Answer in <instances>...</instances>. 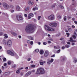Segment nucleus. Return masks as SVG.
<instances>
[{"instance_id":"36","label":"nucleus","mask_w":77,"mask_h":77,"mask_svg":"<svg viewBox=\"0 0 77 77\" xmlns=\"http://www.w3.org/2000/svg\"><path fill=\"white\" fill-rule=\"evenodd\" d=\"M66 35H67V37H69V33H66Z\"/></svg>"},{"instance_id":"5","label":"nucleus","mask_w":77,"mask_h":77,"mask_svg":"<svg viewBox=\"0 0 77 77\" xmlns=\"http://www.w3.org/2000/svg\"><path fill=\"white\" fill-rule=\"evenodd\" d=\"M7 53L11 56H14V51H7Z\"/></svg>"},{"instance_id":"35","label":"nucleus","mask_w":77,"mask_h":77,"mask_svg":"<svg viewBox=\"0 0 77 77\" xmlns=\"http://www.w3.org/2000/svg\"><path fill=\"white\" fill-rule=\"evenodd\" d=\"M64 21H66V16H65L64 17Z\"/></svg>"},{"instance_id":"23","label":"nucleus","mask_w":77,"mask_h":77,"mask_svg":"<svg viewBox=\"0 0 77 77\" xmlns=\"http://www.w3.org/2000/svg\"><path fill=\"white\" fill-rule=\"evenodd\" d=\"M11 34H13L14 36H16L17 35V33L14 32H11Z\"/></svg>"},{"instance_id":"29","label":"nucleus","mask_w":77,"mask_h":77,"mask_svg":"<svg viewBox=\"0 0 77 77\" xmlns=\"http://www.w3.org/2000/svg\"><path fill=\"white\" fill-rule=\"evenodd\" d=\"M72 37L73 39H76V36L75 35H73Z\"/></svg>"},{"instance_id":"16","label":"nucleus","mask_w":77,"mask_h":77,"mask_svg":"<svg viewBox=\"0 0 77 77\" xmlns=\"http://www.w3.org/2000/svg\"><path fill=\"white\" fill-rule=\"evenodd\" d=\"M10 74V72H5L4 73V75H9Z\"/></svg>"},{"instance_id":"63","label":"nucleus","mask_w":77,"mask_h":77,"mask_svg":"<svg viewBox=\"0 0 77 77\" xmlns=\"http://www.w3.org/2000/svg\"><path fill=\"white\" fill-rule=\"evenodd\" d=\"M74 23L76 24H77V21H75Z\"/></svg>"},{"instance_id":"56","label":"nucleus","mask_w":77,"mask_h":77,"mask_svg":"<svg viewBox=\"0 0 77 77\" xmlns=\"http://www.w3.org/2000/svg\"><path fill=\"white\" fill-rule=\"evenodd\" d=\"M24 16L25 17H27V15L26 14H25Z\"/></svg>"},{"instance_id":"17","label":"nucleus","mask_w":77,"mask_h":77,"mask_svg":"<svg viewBox=\"0 0 77 77\" xmlns=\"http://www.w3.org/2000/svg\"><path fill=\"white\" fill-rule=\"evenodd\" d=\"M16 10L17 11H20V10H21L19 6H16Z\"/></svg>"},{"instance_id":"34","label":"nucleus","mask_w":77,"mask_h":77,"mask_svg":"<svg viewBox=\"0 0 77 77\" xmlns=\"http://www.w3.org/2000/svg\"><path fill=\"white\" fill-rule=\"evenodd\" d=\"M30 45H33V41H30Z\"/></svg>"},{"instance_id":"4","label":"nucleus","mask_w":77,"mask_h":77,"mask_svg":"<svg viewBox=\"0 0 77 77\" xmlns=\"http://www.w3.org/2000/svg\"><path fill=\"white\" fill-rule=\"evenodd\" d=\"M48 19L49 20H54V16L53 14H51L48 16Z\"/></svg>"},{"instance_id":"19","label":"nucleus","mask_w":77,"mask_h":77,"mask_svg":"<svg viewBox=\"0 0 77 77\" xmlns=\"http://www.w3.org/2000/svg\"><path fill=\"white\" fill-rule=\"evenodd\" d=\"M54 30H55L53 28H50V27L49 28V31H52L53 32V31H54Z\"/></svg>"},{"instance_id":"11","label":"nucleus","mask_w":77,"mask_h":77,"mask_svg":"<svg viewBox=\"0 0 77 77\" xmlns=\"http://www.w3.org/2000/svg\"><path fill=\"white\" fill-rule=\"evenodd\" d=\"M44 27L46 30H48V31H49V30H50V27L48 25H45L44 26Z\"/></svg>"},{"instance_id":"40","label":"nucleus","mask_w":77,"mask_h":77,"mask_svg":"<svg viewBox=\"0 0 77 77\" xmlns=\"http://www.w3.org/2000/svg\"><path fill=\"white\" fill-rule=\"evenodd\" d=\"M16 66V65L15 64H14L13 65V66H12V68H15Z\"/></svg>"},{"instance_id":"60","label":"nucleus","mask_w":77,"mask_h":77,"mask_svg":"<svg viewBox=\"0 0 77 77\" xmlns=\"http://www.w3.org/2000/svg\"><path fill=\"white\" fill-rule=\"evenodd\" d=\"M48 43H49V44H51V41H48Z\"/></svg>"},{"instance_id":"38","label":"nucleus","mask_w":77,"mask_h":77,"mask_svg":"<svg viewBox=\"0 0 77 77\" xmlns=\"http://www.w3.org/2000/svg\"><path fill=\"white\" fill-rule=\"evenodd\" d=\"M3 61H4V62H6V58H3Z\"/></svg>"},{"instance_id":"22","label":"nucleus","mask_w":77,"mask_h":77,"mask_svg":"<svg viewBox=\"0 0 77 77\" xmlns=\"http://www.w3.org/2000/svg\"><path fill=\"white\" fill-rule=\"evenodd\" d=\"M59 7L60 9H64V7L62 6V5H60L59 6Z\"/></svg>"},{"instance_id":"49","label":"nucleus","mask_w":77,"mask_h":77,"mask_svg":"<svg viewBox=\"0 0 77 77\" xmlns=\"http://www.w3.org/2000/svg\"><path fill=\"white\" fill-rule=\"evenodd\" d=\"M28 19H30V18H31V17L29 15V16L28 17Z\"/></svg>"},{"instance_id":"55","label":"nucleus","mask_w":77,"mask_h":77,"mask_svg":"<svg viewBox=\"0 0 77 77\" xmlns=\"http://www.w3.org/2000/svg\"><path fill=\"white\" fill-rule=\"evenodd\" d=\"M14 11H15L14 10H12L11 11V13H13V12H14Z\"/></svg>"},{"instance_id":"31","label":"nucleus","mask_w":77,"mask_h":77,"mask_svg":"<svg viewBox=\"0 0 77 77\" xmlns=\"http://www.w3.org/2000/svg\"><path fill=\"white\" fill-rule=\"evenodd\" d=\"M60 52V49H59L57 51V53H59Z\"/></svg>"},{"instance_id":"14","label":"nucleus","mask_w":77,"mask_h":77,"mask_svg":"<svg viewBox=\"0 0 77 77\" xmlns=\"http://www.w3.org/2000/svg\"><path fill=\"white\" fill-rule=\"evenodd\" d=\"M23 69V67L19 68L16 71V73L17 74H19V73L20 72V70H21V69Z\"/></svg>"},{"instance_id":"39","label":"nucleus","mask_w":77,"mask_h":77,"mask_svg":"<svg viewBox=\"0 0 77 77\" xmlns=\"http://www.w3.org/2000/svg\"><path fill=\"white\" fill-rule=\"evenodd\" d=\"M39 63L41 65H44V63L43 62H40Z\"/></svg>"},{"instance_id":"52","label":"nucleus","mask_w":77,"mask_h":77,"mask_svg":"<svg viewBox=\"0 0 77 77\" xmlns=\"http://www.w3.org/2000/svg\"><path fill=\"white\" fill-rule=\"evenodd\" d=\"M7 65V63H5L4 64V66H6Z\"/></svg>"},{"instance_id":"30","label":"nucleus","mask_w":77,"mask_h":77,"mask_svg":"<svg viewBox=\"0 0 77 77\" xmlns=\"http://www.w3.org/2000/svg\"><path fill=\"white\" fill-rule=\"evenodd\" d=\"M35 66L34 65H31V68H35Z\"/></svg>"},{"instance_id":"44","label":"nucleus","mask_w":77,"mask_h":77,"mask_svg":"<svg viewBox=\"0 0 77 77\" xmlns=\"http://www.w3.org/2000/svg\"><path fill=\"white\" fill-rule=\"evenodd\" d=\"M59 48H60V47L59 46H58L56 47V49H59Z\"/></svg>"},{"instance_id":"20","label":"nucleus","mask_w":77,"mask_h":77,"mask_svg":"<svg viewBox=\"0 0 77 77\" xmlns=\"http://www.w3.org/2000/svg\"><path fill=\"white\" fill-rule=\"evenodd\" d=\"M28 38L30 40H33V38L30 36H28Z\"/></svg>"},{"instance_id":"6","label":"nucleus","mask_w":77,"mask_h":77,"mask_svg":"<svg viewBox=\"0 0 77 77\" xmlns=\"http://www.w3.org/2000/svg\"><path fill=\"white\" fill-rule=\"evenodd\" d=\"M3 6L4 8H5V9H8L10 8L9 6L5 3H3Z\"/></svg>"},{"instance_id":"62","label":"nucleus","mask_w":77,"mask_h":77,"mask_svg":"<svg viewBox=\"0 0 77 77\" xmlns=\"http://www.w3.org/2000/svg\"><path fill=\"white\" fill-rule=\"evenodd\" d=\"M75 45V43H73L72 44V45Z\"/></svg>"},{"instance_id":"12","label":"nucleus","mask_w":77,"mask_h":77,"mask_svg":"<svg viewBox=\"0 0 77 77\" xmlns=\"http://www.w3.org/2000/svg\"><path fill=\"white\" fill-rule=\"evenodd\" d=\"M32 73V71H29L27 72L26 74H25V76L26 77H27V76H29V75H30Z\"/></svg>"},{"instance_id":"59","label":"nucleus","mask_w":77,"mask_h":77,"mask_svg":"<svg viewBox=\"0 0 77 77\" xmlns=\"http://www.w3.org/2000/svg\"><path fill=\"white\" fill-rule=\"evenodd\" d=\"M49 40H50V41H53V39L52 38H50L49 39Z\"/></svg>"},{"instance_id":"41","label":"nucleus","mask_w":77,"mask_h":77,"mask_svg":"<svg viewBox=\"0 0 77 77\" xmlns=\"http://www.w3.org/2000/svg\"><path fill=\"white\" fill-rule=\"evenodd\" d=\"M35 51L36 52V53H38L39 52V49H36L35 50Z\"/></svg>"},{"instance_id":"27","label":"nucleus","mask_w":77,"mask_h":77,"mask_svg":"<svg viewBox=\"0 0 77 77\" xmlns=\"http://www.w3.org/2000/svg\"><path fill=\"white\" fill-rule=\"evenodd\" d=\"M11 61H9L8 62V65H11Z\"/></svg>"},{"instance_id":"61","label":"nucleus","mask_w":77,"mask_h":77,"mask_svg":"<svg viewBox=\"0 0 77 77\" xmlns=\"http://www.w3.org/2000/svg\"><path fill=\"white\" fill-rule=\"evenodd\" d=\"M72 28H75V26L74 25H72Z\"/></svg>"},{"instance_id":"15","label":"nucleus","mask_w":77,"mask_h":77,"mask_svg":"<svg viewBox=\"0 0 77 77\" xmlns=\"http://www.w3.org/2000/svg\"><path fill=\"white\" fill-rule=\"evenodd\" d=\"M70 40L69 41L70 42H76V41L75 40H73V38L72 37H70Z\"/></svg>"},{"instance_id":"48","label":"nucleus","mask_w":77,"mask_h":77,"mask_svg":"<svg viewBox=\"0 0 77 77\" xmlns=\"http://www.w3.org/2000/svg\"><path fill=\"white\" fill-rule=\"evenodd\" d=\"M30 60H31V58H29L27 59V60L28 61H30Z\"/></svg>"},{"instance_id":"1","label":"nucleus","mask_w":77,"mask_h":77,"mask_svg":"<svg viewBox=\"0 0 77 77\" xmlns=\"http://www.w3.org/2000/svg\"><path fill=\"white\" fill-rule=\"evenodd\" d=\"M36 28V26L35 25L29 26L26 27L25 30L27 33H32L35 31Z\"/></svg>"},{"instance_id":"3","label":"nucleus","mask_w":77,"mask_h":77,"mask_svg":"<svg viewBox=\"0 0 77 77\" xmlns=\"http://www.w3.org/2000/svg\"><path fill=\"white\" fill-rule=\"evenodd\" d=\"M6 45H8V47H11L12 45V41L11 40H8L5 43Z\"/></svg>"},{"instance_id":"24","label":"nucleus","mask_w":77,"mask_h":77,"mask_svg":"<svg viewBox=\"0 0 77 77\" xmlns=\"http://www.w3.org/2000/svg\"><path fill=\"white\" fill-rule=\"evenodd\" d=\"M5 38L6 39V38H8V36L7 35V34H5L4 35Z\"/></svg>"},{"instance_id":"21","label":"nucleus","mask_w":77,"mask_h":77,"mask_svg":"<svg viewBox=\"0 0 77 77\" xmlns=\"http://www.w3.org/2000/svg\"><path fill=\"white\" fill-rule=\"evenodd\" d=\"M40 54H44V51L43 50H41L40 51Z\"/></svg>"},{"instance_id":"25","label":"nucleus","mask_w":77,"mask_h":77,"mask_svg":"<svg viewBox=\"0 0 77 77\" xmlns=\"http://www.w3.org/2000/svg\"><path fill=\"white\" fill-rule=\"evenodd\" d=\"M70 47V46L68 45H65V48H69Z\"/></svg>"},{"instance_id":"54","label":"nucleus","mask_w":77,"mask_h":77,"mask_svg":"<svg viewBox=\"0 0 77 77\" xmlns=\"http://www.w3.org/2000/svg\"><path fill=\"white\" fill-rule=\"evenodd\" d=\"M3 34V33L2 32H0V36H2V35Z\"/></svg>"},{"instance_id":"32","label":"nucleus","mask_w":77,"mask_h":77,"mask_svg":"<svg viewBox=\"0 0 77 77\" xmlns=\"http://www.w3.org/2000/svg\"><path fill=\"white\" fill-rule=\"evenodd\" d=\"M73 62H74V63H76L77 62V59H74L73 60Z\"/></svg>"},{"instance_id":"13","label":"nucleus","mask_w":77,"mask_h":77,"mask_svg":"<svg viewBox=\"0 0 77 77\" xmlns=\"http://www.w3.org/2000/svg\"><path fill=\"white\" fill-rule=\"evenodd\" d=\"M60 60L61 62H63L65 60V58L63 57H61L60 58Z\"/></svg>"},{"instance_id":"53","label":"nucleus","mask_w":77,"mask_h":77,"mask_svg":"<svg viewBox=\"0 0 77 77\" xmlns=\"http://www.w3.org/2000/svg\"><path fill=\"white\" fill-rule=\"evenodd\" d=\"M64 39V38H61L60 39V41H62V40H63Z\"/></svg>"},{"instance_id":"18","label":"nucleus","mask_w":77,"mask_h":77,"mask_svg":"<svg viewBox=\"0 0 77 77\" xmlns=\"http://www.w3.org/2000/svg\"><path fill=\"white\" fill-rule=\"evenodd\" d=\"M28 3L29 5H33L34 3H33V2H31V1H29L28 2Z\"/></svg>"},{"instance_id":"46","label":"nucleus","mask_w":77,"mask_h":77,"mask_svg":"<svg viewBox=\"0 0 77 77\" xmlns=\"http://www.w3.org/2000/svg\"><path fill=\"white\" fill-rule=\"evenodd\" d=\"M67 17L69 20V19H70L72 18L71 17H70V16H68Z\"/></svg>"},{"instance_id":"9","label":"nucleus","mask_w":77,"mask_h":77,"mask_svg":"<svg viewBox=\"0 0 77 77\" xmlns=\"http://www.w3.org/2000/svg\"><path fill=\"white\" fill-rule=\"evenodd\" d=\"M57 24L56 23H52L49 24V26L51 27H56Z\"/></svg>"},{"instance_id":"64","label":"nucleus","mask_w":77,"mask_h":77,"mask_svg":"<svg viewBox=\"0 0 77 77\" xmlns=\"http://www.w3.org/2000/svg\"><path fill=\"white\" fill-rule=\"evenodd\" d=\"M54 49H56V47L55 46H54Z\"/></svg>"},{"instance_id":"51","label":"nucleus","mask_w":77,"mask_h":77,"mask_svg":"<svg viewBox=\"0 0 77 77\" xmlns=\"http://www.w3.org/2000/svg\"><path fill=\"white\" fill-rule=\"evenodd\" d=\"M65 46H63L62 48V50H63V49H65Z\"/></svg>"},{"instance_id":"47","label":"nucleus","mask_w":77,"mask_h":77,"mask_svg":"<svg viewBox=\"0 0 77 77\" xmlns=\"http://www.w3.org/2000/svg\"><path fill=\"white\" fill-rule=\"evenodd\" d=\"M68 30L69 32H71V28H69Z\"/></svg>"},{"instance_id":"2","label":"nucleus","mask_w":77,"mask_h":77,"mask_svg":"<svg viewBox=\"0 0 77 77\" xmlns=\"http://www.w3.org/2000/svg\"><path fill=\"white\" fill-rule=\"evenodd\" d=\"M44 73H45L44 69L43 68H41L37 69L36 74L38 75H40L41 74H43Z\"/></svg>"},{"instance_id":"43","label":"nucleus","mask_w":77,"mask_h":77,"mask_svg":"<svg viewBox=\"0 0 77 77\" xmlns=\"http://www.w3.org/2000/svg\"><path fill=\"white\" fill-rule=\"evenodd\" d=\"M57 18H59V19L61 18V16H58L57 17Z\"/></svg>"},{"instance_id":"8","label":"nucleus","mask_w":77,"mask_h":77,"mask_svg":"<svg viewBox=\"0 0 77 77\" xmlns=\"http://www.w3.org/2000/svg\"><path fill=\"white\" fill-rule=\"evenodd\" d=\"M16 18L17 20H18V21H20V20H23V17L21 16L20 15H17L16 16Z\"/></svg>"},{"instance_id":"7","label":"nucleus","mask_w":77,"mask_h":77,"mask_svg":"<svg viewBox=\"0 0 77 77\" xmlns=\"http://www.w3.org/2000/svg\"><path fill=\"white\" fill-rule=\"evenodd\" d=\"M47 60V63L48 65H50V64H51V63H52L53 62V61H54V59L53 58H51V60H50V59H48Z\"/></svg>"},{"instance_id":"28","label":"nucleus","mask_w":77,"mask_h":77,"mask_svg":"<svg viewBox=\"0 0 77 77\" xmlns=\"http://www.w3.org/2000/svg\"><path fill=\"white\" fill-rule=\"evenodd\" d=\"M25 11H29V7H27L26 9L25 8Z\"/></svg>"},{"instance_id":"45","label":"nucleus","mask_w":77,"mask_h":77,"mask_svg":"<svg viewBox=\"0 0 77 77\" xmlns=\"http://www.w3.org/2000/svg\"><path fill=\"white\" fill-rule=\"evenodd\" d=\"M51 57H55V54H54L53 55H52L51 56Z\"/></svg>"},{"instance_id":"10","label":"nucleus","mask_w":77,"mask_h":77,"mask_svg":"<svg viewBox=\"0 0 77 77\" xmlns=\"http://www.w3.org/2000/svg\"><path fill=\"white\" fill-rule=\"evenodd\" d=\"M49 55V52L48 51H46L45 52L44 56L45 57H47Z\"/></svg>"},{"instance_id":"58","label":"nucleus","mask_w":77,"mask_h":77,"mask_svg":"<svg viewBox=\"0 0 77 77\" xmlns=\"http://www.w3.org/2000/svg\"><path fill=\"white\" fill-rule=\"evenodd\" d=\"M20 75L21 76L23 75V72L21 73H20Z\"/></svg>"},{"instance_id":"37","label":"nucleus","mask_w":77,"mask_h":77,"mask_svg":"<svg viewBox=\"0 0 77 77\" xmlns=\"http://www.w3.org/2000/svg\"><path fill=\"white\" fill-rule=\"evenodd\" d=\"M41 18V16H39L38 17V20H40Z\"/></svg>"},{"instance_id":"57","label":"nucleus","mask_w":77,"mask_h":77,"mask_svg":"<svg viewBox=\"0 0 77 77\" xmlns=\"http://www.w3.org/2000/svg\"><path fill=\"white\" fill-rule=\"evenodd\" d=\"M51 7L52 8H54L55 7V5H52Z\"/></svg>"},{"instance_id":"33","label":"nucleus","mask_w":77,"mask_h":77,"mask_svg":"<svg viewBox=\"0 0 77 77\" xmlns=\"http://www.w3.org/2000/svg\"><path fill=\"white\" fill-rule=\"evenodd\" d=\"M26 42L27 43V44H29L30 43V40H27Z\"/></svg>"},{"instance_id":"26","label":"nucleus","mask_w":77,"mask_h":77,"mask_svg":"<svg viewBox=\"0 0 77 77\" xmlns=\"http://www.w3.org/2000/svg\"><path fill=\"white\" fill-rule=\"evenodd\" d=\"M29 16H31V17H33V13H30L29 14Z\"/></svg>"},{"instance_id":"42","label":"nucleus","mask_w":77,"mask_h":77,"mask_svg":"<svg viewBox=\"0 0 77 77\" xmlns=\"http://www.w3.org/2000/svg\"><path fill=\"white\" fill-rule=\"evenodd\" d=\"M65 43V41H63L62 42H61V44H64Z\"/></svg>"},{"instance_id":"50","label":"nucleus","mask_w":77,"mask_h":77,"mask_svg":"<svg viewBox=\"0 0 77 77\" xmlns=\"http://www.w3.org/2000/svg\"><path fill=\"white\" fill-rule=\"evenodd\" d=\"M43 45H47V42H44L43 43Z\"/></svg>"}]
</instances>
